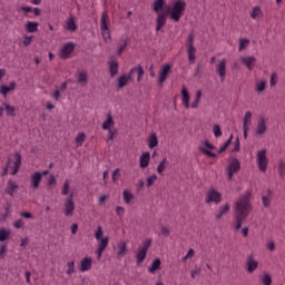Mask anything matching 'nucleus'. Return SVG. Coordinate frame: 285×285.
Masks as SVG:
<instances>
[{"label": "nucleus", "instance_id": "f257e3e1", "mask_svg": "<svg viewBox=\"0 0 285 285\" xmlns=\"http://www.w3.org/2000/svg\"><path fill=\"white\" fill-rule=\"evenodd\" d=\"M166 7V0H154L151 3V10L157 13L156 32H159V30L166 26V19H168V17L175 23H179L186 12L185 0H173L171 6ZM165 8L166 10L163 11Z\"/></svg>", "mask_w": 285, "mask_h": 285}, {"label": "nucleus", "instance_id": "b1692460", "mask_svg": "<svg viewBox=\"0 0 285 285\" xmlns=\"http://www.w3.org/2000/svg\"><path fill=\"white\" fill-rule=\"evenodd\" d=\"M149 165H150V153L145 151L140 156L139 166L140 168L144 169V168H148Z\"/></svg>", "mask_w": 285, "mask_h": 285}, {"label": "nucleus", "instance_id": "2f4dec72", "mask_svg": "<svg viewBox=\"0 0 285 285\" xmlns=\"http://www.w3.org/2000/svg\"><path fill=\"white\" fill-rule=\"evenodd\" d=\"M10 208H12V204H10V203L7 202V203L3 205V210H4V213L1 214V216H0V222H6V219H8V217H10Z\"/></svg>", "mask_w": 285, "mask_h": 285}, {"label": "nucleus", "instance_id": "338daca9", "mask_svg": "<svg viewBox=\"0 0 285 285\" xmlns=\"http://www.w3.org/2000/svg\"><path fill=\"white\" fill-rule=\"evenodd\" d=\"M22 43H23L24 47L30 46V43H32V36H30V37L26 36Z\"/></svg>", "mask_w": 285, "mask_h": 285}, {"label": "nucleus", "instance_id": "e433bc0d", "mask_svg": "<svg viewBox=\"0 0 285 285\" xmlns=\"http://www.w3.org/2000/svg\"><path fill=\"white\" fill-rule=\"evenodd\" d=\"M19 168H21V154L16 153V161L11 175H17V173H19Z\"/></svg>", "mask_w": 285, "mask_h": 285}, {"label": "nucleus", "instance_id": "0e129e2a", "mask_svg": "<svg viewBox=\"0 0 285 285\" xmlns=\"http://www.w3.org/2000/svg\"><path fill=\"white\" fill-rule=\"evenodd\" d=\"M202 72H204V65L198 63L195 70V77H199V75H202Z\"/></svg>", "mask_w": 285, "mask_h": 285}, {"label": "nucleus", "instance_id": "c85d7f7f", "mask_svg": "<svg viewBox=\"0 0 285 285\" xmlns=\"http://www.w3.org/2000/svg\"><path fill=\"white\" fill-rule=\"evenodd\" d=\"M157 271H161V259L155 258L148 268V273L155 274Z\"/></svg>", "mask_w": 285, "mask_h": 285}, {"label": "nucleus", "instance_id": "423d86ee", "mask_svg": "<svg viewBox=\"0 0 285 285\" xmlns=\"http://www.w3.org/2000/svg\"><path fill=\"white\" fill-rule=\"evenodd\" d=\"M242 170V163L237 158H230L227 168L225 169L227 175V180L233 181L235 174Z\"/></svg>", "mask_w": 285, "mask_h": 285}, {"label": "nucleus", "instance_id": "864d4df0", "mask_svg": "<svg viewBox=\"0 0 285 285\" xmlns=\"http://www.w3.org/2000/svg\"><path fill=\"white\" fill-rule=\"evenodd\" d=\"M214 137L219 138L222 137V127L219 125H214L213 127Z\"/></svg>", "mask_w": 285, "mask_h": 285}, {"label": "nucleus", "instance_id": "4be33fe9", "mask_svg": "<svg viewBox=\"0 0 285 285\" xmlns=\"http://www.w3.org/2000/svg\"><path fill=\"white\" fill-rule=\"evenodd\" d=\"M109 76L110 77H117L119 75V62L117 60H109Z\"/></svg>", "mask_w": 285, "mask_h": 285}, {"label": "nucleus", "instance_id": "3c124183", "mask_svg": "<svg viewBox=\"0 0 285 285\" xmlns=\"http://www.w3.org/2000/svg\"><path fill=\"white\" fill-rule=\"evenodd\" d=\"M11 164H12V159L8 158L6 166L2 168L1 177H7L8 170H10Z\"/></svg>", "mask_w": 285, "mask_h": 285}, {"label": "nucleus", "instance_id": "f3484780", "mask_svg": "<svg viewBox=\"0 0 285 285\" xmlns=\"http://www.w3.org/2000/svg\"><path fill=\"white\" fill-rule=\"evenodd\" d=\"M216 72L219 76L222 83L226 81V59L219 61L216 67Z\"/></svg>", "mask_w": 285, "mask_h": 285}, {"label": "nucleus", "instance_id": "aec40b11", "mask_svg": "<svg viewBox=\"0 0 285 285\" xmlns=\"http://www.w3.org/2000/svg\"><path fill=\"white\" fill-rule=\"evenodd\" d=\"M16 88H17V82H14V81H11L9 83V86L1 85L0 86V95L3 96V97H8V94L14 91Z\"/></svg>", "mask_w": 285, "mask_h": 285}, {"label": "nucleus", "instance_id": "cd10ccee", "mask_svg": "<svg viewBox=\"0 0 285 285\" xmlns=\"http://www.w3.org/2000/svg\"><path fill=\"white\" fill-rule=\"evenodd\" d=\"M273 200V189L268 188L267 189V195L262 196V202L264 208H271V202Z\"/></svg>", "mask_w": 285, "mask_h": 285}, {"label": "nucleus", "instance_id": "a211bd4d", "mask_svg": "<svg viewBox=\"0 0 285 285\" xmlns=\"http://www.w3.org/2000/svg\"><path fill=\"white\" fill-rule=\"evenodd\" d=\"M180 95L183 99V106H185V108L187 109L190 108V94L184 85L181 86Z\"/></svg>", "mask_w": 285, "mask_h": 285}, {"label": "nucleus", "instance_id": "c756f323", "mask_svg": "<svg viewBox=\"0 0 285 285\" xmlns=\"http://www.w3.org/2000/svg\"><path fill=\"white\" fill-rule=\"evenodd\" d=\"M147 144L150 149L157 148V146H159V139L157 138V134H150Z\"/></svg>", "mask_w": 285, "mask_h": 285}, {"label": "nucleus", "instance_id": "1a4fd4ad", "mask_svg": "<svg viewBox=\"0 0 285 285\" xmlns=\"http://www.w3.org/2000/svg\"><path fill=\"white\" fill-rule=\"evenodd\" d=\"M258 170L266 173L268 169V158L266 157V149H262L257 153Z\"/></svg>", "mask_w": 285, "mask_h": 285}, {"label": "nucleus", "instance_id": "c03bdc74", "mask_svg": "<svg viewBox=\"0 0 285 285\" xmlns=\"http://www.w3.org/2000/svg\"><path fill=\"white\" fill-rule=\"evenodd\" d=\"M127 48H128V40L124 39L122 43L118 46L117 56L121 57V55H124V50H126Z\"/></svg>", "mask_w": 285, "mask_h": 285}, {"label": "nucleus", "instance_id": "5701e85b", "mask_svg": "<svg viewBox=\"0 0 285 285\" xmlns=\"http://www.w3.org/2000/svg\"><path fill=\"white\" fill-rule=\"evenodd\" d=\"M17 190H19V185H17L14 180H8V186L4 189L7 195H10V197H14V193H17Z\"/></svg>", "mask_w": 285, "mask_h": 285}, {"label": "nucleus", "instance_id": "dca6fc26", "mask_svg": "<svg viewBox=\"0 0 285 285\" xmlns=\"http://www.w3.org/2000/svg\"><path fill=\"white\" fill-rule=\"evenodd\" d=\"M258 266H259V263L257 261H255V254H250L246 261L247 273H255V271H257Z\"/></svg>", "mask_w": 285, "mask_h": 285}, {"label": "nucleus", "instance_id": "052dcab7", "mask_svg": "<svg viewBox=\"0 0 285 285\" xmlns=\"http://www.w3.org/2000/svg\"><path fill=\"white\" fill-rule=\"evenodd\" d=\"M68 193H70V184L67 180L62 186L61 195H68Z\"/></svg>", "mask_w": 285, "mask_h": 285}, {"label": "nucleus", "instance_id": "6ab92c4d", "mask_svg": "<svg viewBox=\"0 0 285 285\" xmlns=\"http://www.w3.org/2000/svg\"><path fill=\"white\" fill-rule=\"evenodd\" d=\"M66 30H68V32H77V18L75 14H70L67 19Z\"/></svg>", "mask_w": 285, "mask_h": 285}, {"label": "nucleus", "instance_id": "e2e57ef3", "mask_svg": "<svg viewBox=\"0 0 285 285\" xmlns=\"http://www.w3.org/2000/svg\"><path fill=\"white\" fill-rule=\"evenodd\" d=\"M240 142H239V137L236 138V141H235V146L234 148L232 149V153H239V150H242L240 148Z\"/></svg>", "mask_w": 285, "mask_h": 285}, {"label": "nucleus", "instance_id": "774afa93", "mask_svg": "<svg viewBox=\"0 0 285 285\" xmlns=\"http://www.w3.org/2000/svg\"><path fill=\"white\" fill-rule=\"evenodd\" d=\"M16 228H23V219H18L13 223Z\"/></svg>", "mask_w": 285, "mask_h": 285}, {"label": "nucleus", "instance_id": "f704fd0d", "mask_svg": "<svg viewBox=\"0 0 285 285\" xmlns=\"http://www.w3.org/2000/svg\"><path fill=\"white\" fill-rule=\"evenodd\" d=\"M78 83H83V86H88V73L83 70L77 72Z\"/></svg>", "mask_w": 285, "mask_h": 285}, {"label": "nucleus", "instance_id": "4468645a", "mask_svg": "<svg viewBox=\"0 0 285 285\" xmlns=\"http://www.w3.org/2000/svg\"><path fill=\"white\" fill-rule=\"evenodd\" d=\"M171 72V67L169 63L164 65L159 70V76L157 80V85L161 88L164 86V82L168 79V76Z\"/></svg>", "mask_w": 285, "mask_h": 285}, {"label": "nucleus", "instance_id": "680f3d73", "mask_svg": "<svg viewBox=\"0 0 285 285\" xmlns=\"http://www.w3.org/2000/svg\"><path fill=\"white\" fill-rule=\"evenodd\" d=\"M116 215H118V217H124V215H126V208H124L121 206H117L116 207Z\"/></svg>", "mask_w": 285, "mask_h": 285}, {"label": "nucleus", "instance_id": "79ce46f5", "mask_svg": "<svg viewBox=\"0 0 285 285\" xmlns=\"http://www.w3.org/2000/svg\"><path fill=\"white\" fill-rule=\"evenodd\" d=\"M166 166H168V158H164L157 167L158 175H163L164 170H166Z\"/></svg>", "mask_w": 285, "mask_h": 285}, {"label": "nucleus", "instance_id": "4c0bfd02", "mask_svg": "<svg viewBox=\"0 0 285 285\" xmlns=\"http://www.w3.org/2000/svg\"><path fill=\"white\" fill-rule=\"evenodd\" d=\"M86 141V132H79L76 137V148H81Z\"/></svg>", "mask_w": 285, "mask_h": 285}, {"label": "nucleus", "instance_id": "58836bf2", "mask_svg": "<svg viewBox=\"0 0 285 285\" xmlns=\"http://www.w3.org/2000/svg\"><path fill=\"white\" fill-rule=\"evenodd\" d=\"M128 81H129V80H128V78L126 77V73H122V75L118 78V80H117V87H118L119 89L126 88Z\"/></svg>", "mask_w": 285, "mask_h": 285}, {"label": "nucleus", "instance_id": "9b49d317", "mask_svg": "<svg viewBox=\"0 0 285 285\" xmlns=\"http://www.w3.org/2000/svg\"><path fill=\"white\" fill-rule=\"evenodd\" d=\"M75 194H70L66 198L63 213L66 217H72L75 215Z\"/></svg>", "mask_w": 285, "mask_h": 285}, {"label": "nucleus", "instance_id": "603ef678", "mask_svg": "<svg viewBox=\"0 0 285 285\" xmlns=\"http://www.w3.org/2000/svg\"><path fill=\"white\" fill-rule=\"evenodd\" d=\"M259 14H262V8L254 7L253 11L250 12L252 19H257V17H259Z\"/></svg>", "mask_w": 285, "mask_h": 285}, {"label": "nucleus", "instance_id": "72a5a7b5", "mask_svg": "<svg viewBox=\"0 0 285 285\" xmlns=\"http://www.w3.org/2000/svg\"><path fill=\"white\" fill-rule=\"evenodd\" d=\"M24 28L27 30V32H37L39 30V22H35V21H28L24 24Z\"/></svg>", "mask_w": 285, "mask_h": 285}, {"label": "nucleus", "instance_id": "f8f14e48", "mask_svg": "<svg viewBox=\"0 0 285 285\" xmlns=\"http://www.w3.org/2000/svg\"><path fill=\"white\" fill-rule=\"evenodd\" d=\"M100 30L107 35L108 39H110V18L108 17V11H105L101 14Z\"/></svg>", "mask_w": 285, "mask_h": 285}, {"label": "nucleus", "instance_id": "bb28decb", "mask_svg": "<svg viewBox=\"0 0 285 285\" xmlns=\"http://www.w3.org/2000/svg\"><path fill=\"white\" fill-rule=\"evenodd\" d=\"M255 61H257L255 56L242 58V63H244L248 70H253V68H255Z\"/></svg>", "mask_w": 285, "mask_h": 285}, {"label": "nucleus", "instance_id": "9d476101", "mask_svg": "<svg viewBox=\"0 0 285 285\" xmlns=\"http://www.w3.org/2000/svg\"><path fill=\"white\" fill-rule=\"evenodd\" d=\"M135 72H137V82L141 83L144 79V75H146V71H144V67H141V65L132 67L129 70V72L126 75V78L128 79V81H132V75H135Z\"/></svg>", "mask_w": 285, "mask_h": 285}, {"label": "nucleus", "instance_id": "a878e982", "mask_svg": "<svg viewBox=\"0 0 285 285\" xmlns=\"http://www.w3.org/2000/svg\"><path fill=\"white\" fill-rule=\"evenodd\" d=\"M226 213H230V204L228 203L219 207L218 213L215 214V219H222Z\"/></svg>", "mask_w": 285, "mask_h": 285}, {"label": "nucleus", "instance_id": "49530a36", "mask_svg": "<svg viewBox=\"0 0 285 285\" xmlns=\"http://www.w3.org/2000/svg\"><path fill=\"white\" fill-rule=\"evenodd\" d=\"M119 177H121V169L117 168L111 174V179L114 184H117V181H119Z\"/></svg>", "mask_w": 285, "mask_h": 285}, {"label": "nucleus", "instance_id": "f03ea898", "mask_svg": "<svg viewBox=\"0 0 285 285\" xmlns=\"http://www.w3.org/2000/svg\"><path fill=\"white\" fill-rule=\"evenodd\" d=\"M252 197L253 190H246L238 197L235 204L234 222L232 224L234 230H240L244 219H247L248 215H250L253 210V205L250 204Z\"/></svg>", "mask_w": 285, "mask_h": 285}, {"label": "nucleus", "instance_id": "5fc2aeb1", "mask_svg": "<svg viewBox=\"0 0 285 285\" xmlns=\"http://www.w3.org/2000/svg\"><path fill=\"white\" fill-rule=\"evenodd\" d=\"M277 79H278L277 72H273L271 75V80H269L271 88H274V86H277Z\"/></svg>", "mask_w": 285, "mask_h": 285}, {"label": "nucleus", "instance_id": "13d9d810", "mask_svg": "<svg viewBox=\"0 0 285 285\" xmlns=\"http://www.w3.org/2000/svg\"><path fill=\"white\" fill-rule=\"evenodd\" d=\"M67 266V275H72V273H75V261L68 262Z\"/></svg>", "mask_w": 285, "mask_h": 285}, {"label": "nucleus", "instance_id": "7ed1b4c3", "mask_svg": "<svg viewBox=\"0 0 285 285\" xmlns=\"http://www.w3.org/2000/svg\"><path fill=\"white\" fill-rule=\"evenodd\" d=\"M95 237L98 242V247L96 249L97 259H101V256L108 248V242H110V238L108 236L104 237V227H101V225L97 227Z\"/></svg>", "mask_w": 285, "mask_h": 285}, {"label": "nucleus", "instance_id": "ddd939ff", "mask_svg": "<svg viewBox=\"0 0 285 285\" xmlns=\"http://www.w3.org/2000/svg\"><path fill=\"white\" fill-rule=\"evenodd\" d=\"M204 147H199L200 153L205 155V157H208L209 159H216L217 154L212 153V150H215V145L210 144V141L205 140L203 142Z\"/></svg>", "mask_w": 285, "mask_h": 285}, {"label": "nucleus", "instance_id": "393cba45", "mask_svg": "<svg viewBox=\"0 0 285 285\" xmlns=\"http://www.w3.org/2000/svg\"><path fill=\"white\" fill-rule=\"evenodd\" d=\"M115 126V119H112V114H107L106 120L102 122V130H112L111 128Z\"/></svg>", "mask_w": 285, "mask_h": 285}, {"label": "nucleus", "instance_id": "412c9836", "mask_svg": "<svg viewBox=\"0 0 285 285\" xmlns=\"http://www.w3.org/2000/svg\"><path fill=\"white\" fill-rule=\"evenodd\" d=\"M90 268H92V258L91 257L82 258L79 266L80 273H86L87 271H90Z\"/></svg>", "mask_w": 285, "mask_h": 285}, {"label": "nucleus", "instance_id": "09e8293b", "mask_svg": "<svg viewBox=\"0 0 285 285\" xmlns=\"http://www.w3.org/2000/svg\"><path fill=\"white\" fill-rule=\"evenodd\" d=\"M253 114L250 111H247L244 117L243 127H248L249 124H252Z\"/></svg>", "mask_w": 285, "mask_h": 285}, {"label": "nucleus", "instance_id": "0eeeda50", "mask_svg": "<svg viewBox=\"0 0 285 285\" xmlns=\"http://www.w3.org/2000/svg\"><path fill=\"white\" fill-rule=\"evenodd\" d=\"M49 174H50L49 170L35 171L31 175V180H30L31 188H33L35 190L39 189V186H41V179H43V177H46V175H49Z\"/></svg>", "mask_w": 285, "mask_h": 285}, {"label": "nucleus", "instance_id": "6e6552de", "mask_svg": "<svg viewBox=\"0 0 285 285\" xmlns=\"http://www.w3.org/2000/svg\"><path fill=\"white\" fill-rule=\"evenodd\" d=\"M205 204H222V194L215 188H209L207 191Z\"/></svg>", "mask_w": 285, "mask_h": 285}, {"label": "nucleus", "instance_id": "6e6d98bb", "mask_svg": "<svg viewBox=\"0 0 285 285\" xmlns=\"http://www.w3.org/2000/svg\"><path fill=\"white\" fill-rule=\"evenodd\" d=\"M248 43H250V40L240 39L239 40V50H246V48H248Z\"/></svg>", "mask_w": 285, "mask_h": 285}, {"label": "nucleus", "instance_id": "473e14b6", "mask_svg": "<svg viewBox=\"0 0 285 285\" xmlns=\"http://www.w3.org/2000/svg\"><path fill=\"white\" fill-rule=\"evenodd\" d=\"M3 107L7 112V117H17V108L14 106H10L8 102H3Z\"/></svg>", "mask_w": 285, "mask_h": 285}, {"label": "nucleus", "instance_id": "a18cd8bd", "mask_svg": "<svg viewBox=\"0 0 285 285\" xmlns=\"http://www.w3.org/2000/svg\"><path fill=\"white\" fill-rule=\"evenodd\" d=\"M277 170H278V176L284 177V175H285V160L284 159L279 160Z\"/></svg>", "mask_w": 285, "mask_h": 285}, {"label": "nucleus", "instance_id": "de8ad7c7", "mask_svg": "<svg viewBox=\"0 0 285 285\" xmlns=\"http://www.w3.org/2000/svg\"><path fill=\"white\" fill-rule=\"evenodd\" d=\"M261 282L264 285H272L273 284V277H271V274H264Z\"/></svg>", "mask_w": 285, "mask_h": 285}, {"label": "nucleus", "instance_id": "20e7f679", "mask_svg": "<svg viewBox=\"0 0 285 285\" xmlns=\"http://www.w3.org/2000/svg\"><path fill=\"white\" fill-rule=\"evenodd\" d=\"M153 246V239L147 238L142 240L141 245L138 246L136 250V264L139 266V264H144L146 262V257L148 255V250Z\"/></svg>", "mask_w": 285, "mask_h": 285}, {"label": "nucleus", "instance_id": "7c9ffc66", "mask_svg": "<svg viewBox=\"0 0 285 285\" xmlns=\"http://www.w3.org/2000/svg\"><path fill=\"white\" fill-rule=\"evenodd\" d=\"M266 132V119L261 117L258 120V126L256 128V135H264Z\"/></svg>", "mask_w": 285, "mask_h": 285}, {"label": "nucleus", "instance_id": "4d7b16f0", "mask_svg": "<svg viewBox=\"0 0 285 285\" xmlns=\"http://www.w3.org/2000/svg\"><path fill=\"white\" fill-rule=\"evenodd\" d=\"M6 253H8V244L0 245V259L6 257Z\"/></svg>", "mask_w": 285, "mask_h": 285}, {"label": "nucleus", "instance_id": "2eb2a0df", "mask_svg": "<svg viewBox=\"0 0 285 285\" xmlns=\"http://www.w3.org/2000/svg\"><path fill=\"white\" fill-rule=\"evenodd\" d=\"M76 46L73 42H67L60 49V59H69L70 56L75 52Z\"/></svg>", "mask_w": 285, "mask_h": 285}, {"label": "nucleus", "instance_id": "a19ab883", "mask_svg": "<svg viewBox=\"0 0 285 285\" xmlns=\"http://www.w3.org/2000/svg\"><path fill=\"white\" fill-rule=\"evenodd\" d=\"M10 229L7 228H0V242H6L10 238Z\"/></svg>", "mask_w": 285, "mask_h": 285}, {"label": "nucleus", "instance_id": "bf43d9fd", "mask_svg": "<svg viewBox=\"0 0 285 285\" xmlns=\"http://www.w3.org/2000/svg\"><path fill=\"white\" fill-rule=\"evenodd\" d=\"M156 179H157V176L155 174H153L150 177L147 178L146 186L148 188H150V186H153L155 184Z\"/></svg>", "mask_w": 285, "mask_h": 285}, {"label": "nucleus", "instance_id": "c9c22d12", "mask_svg": "<svg viewBox=\"0 0 285 285\" xmlns=\"http://www.w3.org/2000/svg\"><path fill=\"white\" fill-rule=\"evenodd\" d=\"M127 243L125 240H121L119 244H118V257H124L126 255V253H128V248H127Z\"/></svg>", "mask_w": 285, "mask_h": 285}, {"label": "nucleus", "instance_id": "37998d69", "mask_svg": "<svg viewBox=\"0 0 285 285\" xmlns=\"http://www.w3.org/2000/svg\"><path fill=\"white\" fill-rule=\"evenodd\" d=\"M230 144H233V134L225 141V144L218 149V155H222V153H226V149L228 148V146H230Z\"/></svg>", "mask_w": 285, "mask_h": 285}, {"label": "nucleus", "instance_id": "ea45409f", "mask_svg": "<svg viewBox=\"0 0 285 285\" xmlns=\"http://www.w3.org/2000/svg\"><path fill=\"white\" fill-rule=\"evenodd\" d=\"M122 197H124L125 204H130V202L135 199V195L127 189L122 191Z\"/></svg>", "mask_w": 285, "mask_h": 285}, {"label": "nucleus", "instance_id": "8fccbe9b", "mask_svg": "<svg viewBox=\"0 0 285 285\" xmlns=\"http://www.w3.org/2000/svg\"><path fill=\"white\" fill-rule=\"evenodd\" d=\"M266 90V80H261L256 83V92H264Z\"/></svg>", "mask_w": 285, "mask_h": 285}, {"label": "nucleus", "instance_id": "39448f33", "mask_svg": "<svg viewBox=\"0 0 285 285\" xmlns=\"http://www.w3.org/2000/svg\"><path fill=\"white\" fill-rule=\"evenodd\" d=\"M195 35L189 33L186 41L187 57L190 65L197 61V48H195Z\"/></svg>", "mask_w": 285, "mask_h": 285}, {"label": "nucleus", "instance_id": "69168bd1", "mask_svg": "<svg viewBox=\"0 0 285 285\" xmlns=\"http://www.w3.org/2000/svg\"><path fill=\"white\" fill-rule=\"evenodd\" d=\"M20 215H21V217H23L24 219H35V216H33L32 213H30V212H21Z\"/></svg>", "mask_w": 285, "mask_h": 285}]
</instances>
